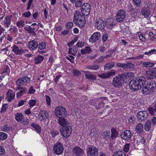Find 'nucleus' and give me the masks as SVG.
Returning <instances> with one entry per match:
<instances>
[{"instance_id": "36", "label": "nucleus", "mask_w": 156, "mask_h": 156, "mask_svg": "<svg viewBox=\"0 0 156 156\" xmlns=\"http://www.w3.org/2000/svg\"><path fill=\"white\" fill-rule=\"evenodd\" d=\"M151 122L150 120H147L145 124L144 128L146 131H149L151 127Z\"/></svg>"}, {"instance_id": "63", "label": "nucleus", "mask_w": 156, "mask_h": 156, "mask_svg": "<svg viewBox=\"0 0 156 156\" xmlns=\"http://www.w3.org/2000/svg\"><path fill=\"white\" fill-rule=\"evenodd\" d=\"M75 5L77 7H80L82 4V1H75Z\"/></svg>"}, {"instance_id": "17", "label": "nucleus", "mask_w": 156, "mask_h": 156, "mask_svg": "<svg viewBox=\"0 0 156 156\" xmlns=\"http://www.w3.org/2000/svg\"><path fill=\"white\" fill-rule=\"evenodd\" d=\"M73 154L76 156H83L84 154L83 150L80 147L76 146L73 150Z\"/></svg>"}, {"instance_id": "28", "label": "nucleus", "mask_w": 156, "mask_h": 156, "mask_svg": "<svg viewBox=\"0 0 156 156\" xmlns=\"http://www.w3.org/2000/svg\"><path fill=\"white\" fill-rule=\"evenodd\" d=\"M92 51L91 48L89 46H87L81 50V53L82 54L85 55L90 53Z\"/></svg>"}, {"instance_id": "8", "label": "nucleus", "mask_w": 156, "mask_h": 156, "mask_svg": "<svg viewBox=\"0 0 156 156\" xmlns=\"http://www.w3.org/2000/svg\"><path fill=\"white\" fill-rule=\"evenodd\" d=\"M87 156H97L98 154V149L94 146H90L86 149Z\"/></svg>"}, {"instance_id": "1", "label": "nucleus", "mask_w": 156, "mask_h": 156, "mask_svg": "<svg viewBox=\"0 0 156 156\" xmlns=\"http://www.w3.org/2000/svg\"><path fill=\"white\" fill-rule=\"evenodd\" d=\"M146 80L144 76H140L133 79L129 83L130 89L133 91L140 90L144 86Z\"/></svg>"}, {"instance_id": "35", "label": "nucleus", "mask_w": 156, "mask_h": 156, "mask_svg": "<svg viewBox=\"0 0 156 156\" xmlns=\"http://www.w3.org/2000/svg\"><path fill=\"white\" fill-rule=\"evenodd\" d=\"M102 136L103 138L106 140L111 139L110 132L109 131H104L102 133Z\"/></svg>"}, {"instance_id": "57", "label": "nucleus", "mask_w": 156, "mask_h": 156, "mask_svg": "<svg viewBox=\"0 0 156 156\" xmlns=\"http://www.w3.org/2000/svg\"><path fill=\"white\" fill-rule=\"evenodd\" d=\"M128 12H132L134 11V9L133 7V5L131 4L128 5Z\"/></svg>"}, {"instance_id": "12", "label": "nucleus", "mask_w": 156, "mask_h": 156, "mask_svg": "<svg viewBox=\"0 0 156 156\" xmlns=\"http://www.w3.org/2000/svg\"><path fill=\"white\" fill-rule=\"evenodd\" d=\"M146 76L148 79H152L156 77V68H152L146 71Z\"/></svg>"}, {"instance_id": "58", "label": "nucleus", "mask_w": 156, "mask_h": 156, "mask_svg": "<svg viewBox=\"0 0 156 156\" xmlns=\"http://www.w3.org/2000/svg\"><path fill=\"white\" fill-rule=\"evenodd\" d=\"M80 15V13L79 12L76 11L74 14L73 19H75V20H78L79 16Z\"/></svg>"}, {"instance_id": "30", "label": "nucleus", "mask_w": 156, "mask_h": 156, "mask_svg": "<svg viewBox=\"0 0 156 156\" xmlns=\"http://www.w3.org/2000/svg\"><path fill=\"white\" fill-rule=\"evenodd\" d=\"M11 16H6L5 17V20L3 21L4 24H5L7 27L8 28L11 24Z\"/></svg>"}, {"instance_id": "31", "label": "nucleus", "mask_w": 156, "mask_h": 156, "mask_svg": "<svg viewBox=\"0 0 156 156\" xmlns=\"http://www.w3.org/2000/svg\"><path fill=\"white\" fill-rule=\"evenodd\" d=\"M85 17L82 16L81 19L78 22V25L80 28H82L84 27L86 23V21L85 20Z\"/></svg>"}, {"instance_id": "27", "label": "nucleus", "mask_w": 156, "mask_h": 156, "mask_svg": "<svg viewBox=\"0 0 156 156\" xmlns=\"http://www.w3.org/2000/svg\"><path fill=\"white\" fill-rule=\"evenodd\" d=\"M24 29L27 31L28 32L32 35L35 36L36 35V34L34 31L35 28L34 27H31L29 26L25 27Z\"/></svg>"}, {"instance_id": "21", "label": "nucleus", "mask_w": 156, "mask_h": 156, "mask_svg": "<svg viewBox=\"0 0 156 156\" xmlns=\"http://www.w3.org/2000/svg\"><path fill=\"white\" fill-rule=\"evenodd\" d=\"M83 72L85 73V77L88 80H90L91 81L96 80V76L93 75L90 72L84 71Z\"/></svg>"}, {"instance_id": "7", "label": "nucleus", "mask_w": 156, "mask_h": 156, "mask_svg": "<svg viewBox=\"0 0 156 156\" xmlns=\"http://www.w3.org/2000/svg\"><path fill=\"white\" fill-rule=\"evenodd\" d=\"M30 79L27 76H25L18 79L16 82V85L23 87L26 86L30 82Z\"/></svg>"}, {"instance_id": "26", "label": "nucleus", "mask_w": 156, "mask_h": 156, "mask_svg": "<svg viewBox=\"0 0 156 156\" xmlns=\"http://www.w3.org/2000/svg\"><path fill=\"white\" fill-rule=\"evenodd\" d=\"M116 24V22L112 19H109L108 21L107 22L106 24L107 27L109 29H112Z\"/></svg>"}, {"instance_id": "55", "label": "nucleus", "mask_w": 156, "mask_h": 156, "mask_svg": "<svg viewBox=\"0 0 156 156\" xmlns=\"http://www.w3.org/2000/svg\"><path fill=\"white\" fill-rule=\"evenodd\" d=\"M45 98L47 104L48 105L50 106L51 104V99L50 98L48 95H46Z\"/></svg>"}, {"instance_id": "3", "label": "nucleus", "mask_w": 156, "mask_h": 156, "mask_svg": "<svg viewBox=\"0 0 156 156\" xmlns=\"http://www.w3.org/2000/svg\"><path fill=\"white\" fill-rule=\"evenodd\" d=\"M125 76H122L121 74L114 78L112 80V85L114 87L119 88L122 85V84L125 81Z\"/></svg>"}, {"instance_id": "42", "label": "nucleus", "mask_w": 156, "mask_h": 156, "mask_svg": "<svg viewBox=\"0 0 156 156\" xmlns=\"http://www.w3.org/2000/svg\"><path fill=\"white\" fill-rule=\"evenodd\" d=\"M23 116L22 113H17L15 115V118L16 120L18 122H20L23 119Z\"/></svg>"}, {"instance_id": "23", "label": "nucleus", "mask_w": 156, "mask_h": 156, "mask_svg": "<svg viewBox=\"0 0 156 156\" xmlns=\"http://www.w3.org/2000/svg\"><path fill=\"white\" fill-rule=\"evenodd\" d=\"M39 118L41 121L45 119L48 117V114L47 111L45 110L40 111L39 113Z\"/></svg>"}, {"instance_id": "48", "label": "nucleus", "mask_w": 156, "mask_h": 156, "mask_svg": "<svg viewBox=\"0 0 156 156\" xmlns=\"http://www.w3.org/2000/svg\"><path fill=\"white\" fill-rule=\"evenodd\" d=\"M36 91V90L34 89V87L33 86H31L30 88L27 93L28 94H34L35 93Z\"/></svg>"}, {"instance_id": "33", "label": "nucleus", "mask_w": 156, "mask_h": 156, "mask_svg": "<svg viewBox=\"0 0 156 156\" xmlns=\"http://www.w3.org/2000/svg\"><path fill=\"white\" fill-rule=\"evenodd\" d=\"M81 11L84 15L87 16L89 15L90 12V5H88V6H87L86 8L81 9Z\"/></svg>"}, {"instance_id": "41", "label": "nucleus", "mask_w": 156, "mask_h": 156, "mask_svg": "<svg viewBox=\"0 0 156 156\" xmlns=\"http://www.w3.org/2000/svg\"><path fill=\"white\" fill-rule=\"evenodd\" d=\"M142 66L144 67H151L153 66L154 64L150 62H144L142 63Z\"/></svg>"}, {"instance_id": "2", "label": "nucleus", "mask_w": 156, "mask_h": 156, "mask_svg": "<svg viewBox=\"0 0 156 156\" xmlns=\"http://www.w3.org/2000/svg\"><path fill=\"white\" fill-rule=\"evenodd\" d=\"M156 87V82L153 80L147 82L144 87L141 90L143 94H150L153 92Z\"/></svg>"}, {"instance_id": "34", "label": "nucleus", "mask_w": 156, "mask_h": 156, "mask_svg": "<svg viewBox=\"0 0 156 156\" xmlns=\"http://www.w3.org/2000/svg\"><path fill=\"white\" fill-rule=\"evenodd\" d=\"M144 126L141 123H138L136 127V132L141 134L143 131Z\"/></svg>"}, {"instance_id": "14", "label": "nucleus", "mask_w": 156, "mask_h": 156, "mask_svg": "<svg viewBox=\"0 0 156 156\" xmlns=\"http://www.w3.org/2000/svg\"><path fill=\"white\" fill-rule=\"evenodd\" d=\"M15 97V93L12 90L9 89L7 92L5 99L9 102H10L13 100Z\"/></svg>"}, {"instance_id": "29", "label": "nucleus", "mask_w": 156, "mask_h": 156, "mask_svg": "<svg viewBox=\"0 0 156 156\" xmlns=\"http://www.w3.org/2000/svg\"><path fill=\"white\" fill-rule=\"evenodd\" d=\"M148 110L150 114L151 115H154L155 112H156V102L153 104L152 107H149Z\"/></svg>"}, {"instance_id": "32", "label": "nucleus", "mask_w": 156, "mask_h": 156, "mask_svg": "<svg viewBox=\"0 0 156 156\" xmlns=\"http://www.w3.org/2000/svg\"><path fill=\"white\" fill-rule=\"evenodd\" d=\"M86 68L92 70L96 71L99 69V67L98 65L95 64L87 66Z\"/></svg>"}, {"instance_id": "40", "label": "nucleus", "mask_w": 156, "mask_h": 156, "mask_svg": "<svg viewBox=\"0 0 156 156\" xmlns=\"http://www.w3.org/2000/svg\"><path fill=\"white\" fill-rule=\"evenodd\" d=\"M46 47V44L44 41H42L38 43V50L42 51L44 50Z\"/></svg>"}, {"instance_id": "45", "label": "nucleus", "mask_w": 156, "mask_h": 156, "mask_svg": "<svg viewBox=\"0 0 156 156\" xmlns=\"http://www.w3.org/2000/svg\"><path fill=\"white\" fill-rule=\"evenodd\" d=\"M113 156H126L125 154L122 151H118L114 153Z\"/></svg>"}, {"instance_id": "56", "label": "nucleus", "mask_w": 156, "mask_h": 156, "mask_svg": "<svg viewBox=\"0 0 156 156\" xmlns=\"http://www.w3.org/2000/svg\"><path fill=\"white\" fill-rule=\"evenodd\" d=\"M73 75L75 76H79L81 74V73L78 70H73L72 72Z\"/></svg>"}, {"instance_id": "22", "label": "nucleus", "mask_w": 156, "mask_h": 156, "mask_svg": "<svg viewBox=\"0 0 156 156\" xmlns=\"http://www.w3.org/2000/svg\"><path fill=\"white\" fill-rule=\"evenodd\" d=\"M65 117H62L58 119V120L59 124L62 126L63 128L67 126H70L69 123L67 120L65 119Z\"/></svg>"}, {"instance_id": "19", "label": "nucleus", "mask_w": 156, "mask_h": 156, "mask_svg": "<svg viewBox=\"0 0 156 156\" xmlns=\"http://www.w3.org/2000/svg\"><path fill=\"white\" fill-rule=\"evenodd\" d=\"M132 136L131 132L129 130H126L121 135V137L125 140H128Z\"/></svg>"}, {"instance_id": "15", "label": "nucleus", "mask_w": 156, "mask_h": 156, "mask_svg": "<svg viewBox=\"0 0 156 156\" xmlns=\"http://www.w3.org/2000/svg\"><path fill=\"white\" fill-rule=\"evenodd\" d=\"M38 43V41L35 40L30 41L28 43V47L31 51L35 50L37 48Z\"/></svg>"}, {"instance_id": "44", "label": "nucleus", "mask_w": 156, "mask_h": 156, "mask_svg": "<svg viewBox=\"0 0 156 156\" xmlns=\"http://www.w3.org/2000/svg\"><path fill=\"white\" fill-rule=\"evenodd\" d=\"M7 137V134L4 132L0 133V140H4Z\"/></svg>"}, {"instance_id": "5", "label": "nucleus", "mask_w": 156, "mask_h": 156, "mask_svg": "<svg viewBox=\"0 0 156 156\" xmlns=\"http://www.w3.org/2000/svg\"><path fill=\"white\" fill-rule=\"evenodd\" d=\"M126 15V12L124 9H121L119 10L116 14V20L118 23H122L125 20Z\"/></svg>"}, {"instance_id": "47", "label": "nucleus", "mask_w": 156, "mask_h": 156, "mask_svg": "<svg viewBox=\"0 0 156 156\" xmlns=\"http://www.w3.org/2000/svg\"><path fill=\"white\" fill-rule=\"evenodd\" d=\"M3 73H7V74L9 75L10 73V69L9 66L7 65L4 68V70L2 72Z\"/></svg>"}, {"instance_id": "39", "label": "nucleus", "mask_w": 156, "mask_h": 156, "mask_svg": "<svg viewBox=\"0 0 156 156\" xmlns=\"http://www.w3.org/2000/svg\"><path fill=\"white\" fill-rule=\"evenodd\" d=\"M122 75L125 76L124 77H125V81L127 82V80H128V78H130L131 77H133L134 75V74L133 73L131 72H129L127 73H122L121 74Z\"/></svg>"}, {"instance_id": "18", "label": "nucleus", "mask_w": 156, "mask_h": 156, "mask_svg": "<svg viewBox=\"0 0 156 156\" xmlns=\"http://www.w3.org/2000/svg\"><path fill=\"white\" fill-rule=\"evenodd\" d=\"M100 36V34L99 32H95L93 33L90 38L89 39V41L92 43L95 42L98 40Z\"/></svg>"}, {"instance_id": "64", "label": "nucleus", "mask_w": 156, "mask_h": 156, "mask_svg": "<svg viewBox=\"0 0 156 156\" xmlns=\"http://www.w3.org/2000/svg\"><path fill=\"white\" fill-rule=\"evenodd\" d=\"M84 44L85 43L84 42L78 41L76 45L77 47L81 48L84 45Z\"/></svg>"}, {"instance_id": "53", "label": "nucleus", "mask_w": 156, "mask_h": 156, "mask_svg": "<svg viewBox=\"0 0 156 156\" xmlns=\"http://www.w3.org/2000/svg\"><path fill=\"white\" fill-rule=\"evenodd\" d=\"M126 69L133 68L134 67V64L131 62L126 63Z\"/></svg>"}, {"instance_id": "62", "label": "nucleus", "mask_w": 156, "mask_h": 156, "mask_svg": "<svg viewBox=\"0 0 156 156\" xmlns=\"http://www.w3.org/2000/svg\"><path fill=\"white\" fill-rule=\"evenodd\" d=\"M129 144H126L125 145L124 147V151L126 152H127L129 150Z\"/></svg>"}, {"instance_id": "24", "label": "nucleus", "mask_w": 156, "mask_h": 156, "mask_svg": "<svg viewBox=\"0 0 156 156\" xmlns=\"http://www.w3.org/2000/svg\"><path fill=\"white\" fill-rule=\"evenodd\" d=\"M103 22L102 18H99L98 20L95 23V25L96 27L98 29H102L104 28V24H103Z\"/></svg>"}, {"instance_id": "11", "label": "nucleus", "mask_w": 156, "mask_h": 156, "mask_svg": "<svg viewBox=\"0 0 156 156\" xmlns=\"http://www.w3.org/2000/svg\"><path fill=\"white\" fill-rule=\"evenodd\" d=\"M148 117V113L146 111H140L137 115L138 121L140 122H142L146 119Z\"/></svg>"}, {"instance_id": "4", "label": "nucleus", "mask_w": 156, "mask_h": 156, "mask_svg": "<svg viewBox=\"0 0 156 156\" xmlns=\"http://www.w3.org/2000/svg\"><path fill=\"white\" fill-rule=\"evenodd\" d=\"M55 115L59 119L65 117L67 114V112L65 108L62 106H60L55 108Z\"/></svg>"}, {"instance_id": "10", "label": "nucleus", "mask_w": 156, "mask_h": 156, "mask_svg": "<svg viewBox=\"0 0 156 156\" xmlns=\"http://www.w3.org/2000/svg\"><path fill=\"white\" fill-rule=\"evenodd\" d=\"M16 90H18L16 93V97L17 98L21 97L26 94L27 91L26 87L18 85H16Z\"/></svg>"}, {"instance_id": "59", "label": "nucleus", "mask_w": 156, "mask_h": 156, "mask_svg": "<svg viewBox=\"0 0 156 156\" xmlns=\"http://www.w3.org/2000/svg\"><path fill=\"white\" fill-rule=\"evenodd\" d=\"M8 105L7 104H4L3 105L2 109L1 110V112H5L6 110L7 109V108H8Z\"/></svg>"}, {"instance_id": "50", "label": "nucleus", "mask_w": 156, "mask_h": 156, "mask_svg": "<svg viewBox=\"0 0 156 156\" xmlns=\"http://www.w3.org/2000/svg\"><path fill=\"white\" fill-rule=\"evenodd\" d=\"M141 1V0H133V3L137 7L140 6Z\"/></svg>"}, {"instance_id": "25", "label": "nucleus", "mask_w": 156, "mask_h": 156, "mask_svg": "<svg viewBox=\"0 0 156 156\" xmlns=\"http://www.w3.org/2000/svg\"><path fill=\"white\" fill-rule=\"evenodd\" d=\"M111 135L112 140H114L119 135V131H117L115 128L112 127L111 129Z\"/></svg>"}, {"instance_id": "37", "label": "nucleus", "mask_w": 156, "mask_h": 156, "mask_svg": "<svg viewBox=\"0 0 156 156\" xmlns=\"http://www.w3.org/2000/svg\"><path fill=\"white\" fill-rule=\"evenodd\" d=\"M115 65V63L114 62H111L107 63L104 66L105 70H108L112 68Z\"/></svg>"}, {"instance_id": "54", "label": "nucleus", "mask_w": 156, "mask_h": 156, "mask_svg": "<svg viewBox=\"0 0 156 156\" xmlns=\"http://www.w3.org/2000/svg\"><path fill=\"white\" fill-rule=\"evenodd\" d=\"M25 24L24 22L23 21L18 22L16 24L17 26L20 27H23Z\"/></svg>"}, {"instance_id": "20", "label": "nucleus", "mask_w": 156, "mask_h": 156, "mask_svg": "<svg viewBox=\"0 0 156 156\" xmlns=\"http://www.w3.org/2000/svg\"><path fill=\"white\" fill-rule=\"evenodd\" d=\"M12 51L16 55H21L24 52V50L21 48H19L16 45L12 47Z\"/></svg>"}, {"instance_id": "6", "label": "nucleus", "mask_w": 156, "mask_h": 156, "mask_svg": "<svg viewBox=\"0 0 156 156\" xmlns=\"http://www.w3.org/2000/svg\"><path fill=\"white\" fill-rule=\"evenodd\" d=\"M72 127L70 126H67L60 130V133L62 136L65 138L68 137L72 132Z\"/></svg>"}, {"instance_id": "52", "label": "nucleus", "mask_w": 156, "mask_h": 156, "mask_svg": "<svg viewBox=\"0 0 156 156\" xmlns=\"http://www.w3.org/2000/svg\"><path fill=\"white\" fill-rule=\"evenodd\" d=\"M36 103V101L34 99L31 100L30 101L29 104L30 105V107H31L34 106Z\"/></svg>"}, {"instance_id": "16", "label": "nucleus", "mask_w": 156, "mask_h": 156, "mask_svg": "<svg viewBox=\"0 0 156 156\" xmlns=\"http://www.w3.org/2000/svg\"><path fill=\"white\" fill-rule=\"evenodd\" d=\"M151 11V9L148 6L143 7L141 10L142 15L145 18L148 17Z\"/></svg>"}, {"instance_id": "60", "label": "nucleus", "mask_w": 156, "mask_h": 156, "mask_svg": "<svg viewBox=\"0 0 156 156\" xmlns=\"http://www.w3.org/2000/svg\"><path fill=\"white\" fill-rule=\"evenodd\" d=\"M31 15L30 12L28 11V12H24L22 16L25 17L29 18Z\"/></svg>"}, {"instance_id": "61", "label": "nucleus", "mask_w": 156, "mask_h": 156, "mask_svg": "<svg viewBox=\"0 0 156 156\" xmlns=\"http://www.w3.org/2000/svg\"><path fill=\"white\" fill-rule=\"evenodd\" d=\"M73 25V23L72 22H69L66 24V27L68 30L71 28Z\"/></svg>"}, {"instance_id": "51", "label": "nucleus", "mask_w": 156, "mask_h": 156, "mask_svg": "<svg viewBox=\"0 0 156 156\" xmlns=\"http://www.w3.org/2000/svg\"><path fill=\"white\" fill-rule=\"evenodd\" d=\"M51 133L52 137L54 138L56 136L59 134V132L57 130H54L51 132Z\"/></svg>"}, {"instance_id": "9", "label": "nucleus", "mask_w": 156, "mask_h": 156, "mask_svg": "<svg viewBox=\"0 0 156 156\" xmlns=\"http://www.w3.org/2000/svg\"><path fill=\"white\" fill-rule=\"evenodd\" d=\"M54 153L56 154H61L63 151L64 148L62 144L60 142L55 143L53 147Z\"/></svg>"}, {"instance_id": "13", "label": "nucleus", "mask_w": 156, "mask_h": 156, "mask_svg": "<svg viewBox=\"0 0 156 156\" xmlns=\"http://www.w3.org/2000/svg\"><path fill=\"white\" fill-rule=\"evenodd\" d=\"M116 71L113 69L111 70L110 72H108L106 73H103L100 74H98V77L102 79H106L110 76H115Z\"/></svg>"}, {"instance_id": "49", "label": "nucleus", "mask_w": 156, "mask_h": 156, "mask_svg": "<svg viewBox=\"0 0 156 156\" xmlns=\"http://www.w3.org/2000/svg\"><path fill=\"white\" fill-rule=\"evenodd\" d=\"M117 66L122 67L123 69H126V64L125 63H122L120 62H117L116 64Z\"/></svg>"}, {"instance_id": "46", "label": "nucleus", "mask_w": 156, "mask_h": 156, "mask_svg": "<svg viewBox=\"0 0 156 156\" xmlns=\"http://www.w3.org/2000/svg\"><path fill=\"white\" fill-rule=\"evenodd\" d=\"M11 129L10 127L7 124H6L2 127V130L5 132H8Z\"/></svg>"}, {"instance_id": "43", "label": "nucleus", "mask_w": 156, "mask_h": 156, "mask_svg": "<svg viewBox=\"0 0 156 156\" xmlns=\"http://www.w3.org/2000/svg\"><path fill=\"white\" fill-rule=\"evenodd\" d=\"M31 126L34 128L38 133H40L41 132V127L38 124L32 123L31 124Z\"/></svg>"}, {"instance_id": "38", "label": "nucleus", "mask_w": 156, "mask_h": 156, "mask_svg": "<svg viewBox=\"0 0 156 156\" xmlns=\"http://www.w3.org/2000/svg\"><path fill=\"white\" fill-rule=\"evenodd\" d=\"M44 58V56L41 55L34 58V60L35 62V63L37 64L40 63L43 60Z\"/></svg>"}]
</instances>
